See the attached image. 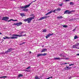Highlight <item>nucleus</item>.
Listing matches in <instances>:
<instances>
[{
    "label": "nucleus",
    "instance_id": "nucleus-15",
    "mask_svg": "<svg viewBox=\"0 0 79 79\" xmlns=\"http://www.w3.org/2000/svg\"><path fill=\"white\" fill-rule=\"evenodd\" d=\"M62 18H63V17L61 16H58L57 17V19H61Z\"/></svg>",
    "mask_w": 79,
    "mask_h": 79
},
{
    "label": "nucleus",
    "instance_id": "nucleus-36",
    "mask_svg": "<svg viewBox=\"0 0 79 79\" xmlns=\"http://www.w3.org/2000/svg\"><path fill=\"white\" fill-rule=\"evenodd\" d=\"M30 68H31V66H29L26 69H30Z\"/></svg>",
    "mask_w": 79,
    "mask_h": 79
},
{
    "label": "nucleus",
    "instance_id": "nucleus-46",
    "mask_svg": "<svg viewBox=\"0 0 79 79\" xmlns=\"http://www.w3.org/2000/svg\"><path fill=\"white\" fill-rule=\"evenodd\" d=\"M77 48L78 49H79V48Z\"/></svg>",
    "mask_w": 79,
    "mask_h": 79
},
{
    "label": "nucleus",
    "instance_id": "nucleus-31",
    "mask_svg": "<svg viewBox=\"0 0 79 79\" xmlns=\"http://www.w3.org/2000/svg\"><path fill=\"white\" fill-rule=\"evenodd\" d=\"M46 31L47 30H44L43 31V32H46Z\"/></svg>",
    "mask_w": 79,
    "mask_h": 79
},
{
    "label": "nucleus",
    "instance_id": "nucleus-16",
    "mask_svg": "<svg viewBox=\"0 0 79 79\" xmlns=\"http://www.w3.org/2000/svg\"><path fill=\"white\" fill-rule=\"evenodd\" d=\"M20 16H22V17H23V16H25L24 13L20 14Z\"/></svg>",
    "mask_w": 79,
    "mask_h": 79
},
{
    "label": "nucleus",
    "instance_id": "nucleus-25",
    "mask_svg": "<svg viewBox=\"0 0 79 79\" xmlns=\"http://www.w3.org/2000/svg\"><path fill=\"white\" fill-rule=\"evenodd\" d=\"M23 11H28V9H26L23 10Z\"/></svg>",
    "mask_w": 79,
    "mask_h": 79
},
{
    "label": "nucleus",
    "instance_id": "nucleus-13",
    "mask_svg": "<svg viewBox=\"0 0 79 79\" xmlns=\"http://www.w3.org/2000/svg\"><path fill=\"white\" fill-rule=\"evenodd\" d=\"M54 58L55 60H61V58L60 57H54Z\"/></svg>",
    "mask_w": 79,
    "mask_h": 79
},
{
    "label": "nucleus",
    "instance_id": "nucleus-22",
    "mask_svg": "<svg viewBox=\"0 0 79 79\" xmlns=\"http://www.w3.org/2000/svg\"><path fill=\"white\" fill-rule=\"evenodd\" d=\"M57 10V11H61V9L60 8H58L57 9H56Z\"/></svg>",
    "mask_w": 79,
    "mask_h": 79
},
{
    "label": "nucleus",
    "instance_id": "nucleus-6",
    "mask_svg": "<svg viewBox=\"0 0 79 79\" xmlns=\"http://www.w3.org/2000/svg\"><path fill=\"white\" fill-rule=\"evenodd\" d=\"M45 55H47V53H44V54H38L37 55V57H39L40 56H45Z\"/></svg>",
    "mask_w": 79,
    "mask_h": 79
},
{
    "label": "nucleus",
    "instance_id": "nucleus-45",
    "mask_svg": "<svg viewBox=\"0 0 79 79\" xmlns=\"http://www.w3.org/2000/svg\"><path fill=\"white\" fill-rule=\"evenodd\" d=\"M71 77H69V79H71Z\"/></svg>",
    "mask_w": 79,
    "mask_h": 79
},
{
    "label": "nucleus",
    "instance_id": "nucleus-27",
    "mask_svg": "<svg viewBox=\"0 0 79 79\" xmlns=\"http://www.w3.org/2000/svg\"><path fill=\"white\" fill-rule=\"evenodd\" d=\"M26 42H23V43H20L19 45H23V44H25Z\"/></svg>",
    "mask_w": 79,
    "mask_h": 79
},
{
    "label": "nucleus",
    "instance_id": "nucleus-48",
    "mask_svg": "<svg viewBox=\"0 0 79 79\" xmlns=\"http://www.w3.org/2000/svg\"><path fill=\"white\" fill-rule=\"evenodd\" d=\"M65 64H67V63H65Z\"/></svg>",
    "mask_w": 79,
    "mask_h": 79
},
{
    "label": "nucleus",
    "instance_id": "nucleus-12",
    "mask_svg": "<svg viewBox=\"0 0 79 79\" xmlns=\"http://www.w3.org/2000/svg\"><path fill=\"white\" fill-rule=\"evenodd\" d=\"M46 51H47V49L46 48H45L42 50V51L41 52V53H42V52H46Z\"/></svg>",
    "mask_w": 79,
    "mask_h": 79
},
{
    "label": "nucleus",
    "instance_id": "nucleus-4",
    "mask_svg": "<svg viewBox=\"0 0 79 79\" xmlns=\"http://www.w3.org/2000/svg\"><path fill=\"white\" fill-rule=\"evenodd\" d=\"M13 50V49L12 48H10L9 49H8L7 51L5 52V53H4L3 52H2L1 53H0V54H4V53H8V52H10L11 51H12V50Z\"/></svg>",
    "mask_w": 79,
    "mask_h": 79
},
{
    "label": "nucleus",
    "instance_id": "nucleus-17",
    "mask_svg": "<svg viewBox=\"0 0 79 79\" xmlns=\"http://www.w3.org/2000/svg\"><path fill=\"white\" fill-rule=\"evenodd\" d=\"M57 10H56V9L54 10V11H52V12H53V13H56V11H57Z\"/></svg>",
    "mask_w": 79,
    "mask_h": 79
},
{
    "label": "nucleus",
    "instance_id": "nucleus-49",
    "mask_svg": "<svg viewBox=\"0 0 79 79\" xmlns=\"http://www.w3.org/2000/svg\"><path fill=\"white\" fill-rule=\"evenodd\" d=\"M0 34H2V33L0 32Z\"/></svg>",
    "mask_w": 79,
    "mask_h": 79
},
{
    "label": "nucleus",
    "instance_id": "nucleus-18",
    "mask_svg": "<svg viewBox=\"0 0 79 79\" xmlns=\"http://www.w3.org/2000/svg\"><path fill=\"white\" fill-rule=\"evenodd\" d=\"M62 26L63 27H65V28L68 27V26L66 25H62Z\"/></svg>",
    "mask_w": 79,
    "mask_h": 79
},
{
    "label": "nucleus",
    "instance_id": "nucleus-40",
    "mask_svg": "<svg viewBox=\"0 0 79 79\" xmlns=\"http://www.w3.org/2000/svg\"><path fill=\"white\" fill-rule=\"evenodd\" d=\"M64 59H65V60H68V59H69V58H66Z\"/></svg>",
    "mask_w": 79,
    "mask_h": 79
},
{
    "label": "nucleus",
    "instance_id": "nucleus-7",
    "mask_svg": "<svg viewBox=\"0 0 79 79\" xmlns=\"http://www.w3.org/2000/svg\"><path fill=\"white\" fill-rule=\"evenodd\" d=\"M49 16H46L45 17H42L40 18L39 19H38V21H40V20H42V19H46L47 18H49Z\"/></svg>",
    "mask_w": 79,
    "mask_h": 79
},
{
    "label": "nucleus",
    "instance_id": "nucleus-10",
    "mask_svg": "<svg viewBox=\"0 0 79 79\" xmlns=\"http://www.w3.org/2000/svg\"><path fill=\"white\" fill-rule=\"evenodd\" d=\"M64 14H68V15H69V14H71L70 12V11L69 10H66L64 12Z\"/></svg>",
    "mask_w": 79,
    "mask_h": 79
},
{
    "label": "nucleus",
    "instance_id": "nucleus-8",
    "mask_svg": "<svg viewBox=\"0 0 79 79\" xmlns=\"http://www.w3.org/2000/svg\"><path fill=\"white\" fill-rule=\"evenodd\" d=\"M8 17H3L2 19V20H4V21H6L7 20H8Z\"/></svg>",
    "mask_w": 79,
    "mask_h": 79
},
{
    "label": "nucleus",
    "instance_id": "nucleus-30",
    "mask_svg": "<svg viewBox=\"0 0 79 79\" xmlns=\"http://www.w3.org/2000/svg\"><path fill=\"white\" fill-rule=\"evenodd\" d=\"M71 0H64L65 1V2H69Z\"/></svg>",
    "mask_w": 79,
    "mask_h": 79
},
{
    "label": "nucleus",
    "instance_id": "nucleus-1",
    "mask_svg": "<svg viewBox=\"0 0 79 79\" xmlns=\"http://www.w3.org/2000/svg\"><path fill=\"white\" fill-rule=\"evenodd\" d=\"M12 37H9L8 36H5V37H3V39H18V36H19V37H21L22 36V35H15L14 34L13 35H12Z\"/></svg>",
    "mask_w": 79,
    "mask_h": 79
},
{
    "label": "nucleus",
    "instance_id": "nucleus-28",
    "mask_svg": "<svg viewBox=\"0 0 79 79\" xmlns=\"http://www.w3.org/2000/svg\"><path fill=\"white\" fill-rule=\"evenodd\" d=\"M70 5H74V3L73 2H70Z\"/></svg>",
    "mask_w": 79,
    "mask_h": 79
},
{
    "label": "nucleus",
    "instance_id": "nucleus-14",
    "mask_svg": "<svg viewBox=\"0 0 79 79\" xmlns=\"http://www.w3.org/2000/svg\"><path fill=\"white\" fill-rule=\"evenodd\" d=\"M52 13V10H51L50 12H48L47 14H45L46 16H47V15H49V14H51V13Z\"/></svg>",
    "mask_w": 79,
    "mask_h": 79
},
{
    "label": "nucleus",
    "instance_id": "nucleus-47",
    "mask_svg": "<svg viewBox=\"0 0 79 79\" xmlns=\"http://www.w3.org/2000/svg\"><path fill=\"white\" fill-rule=\"evenodd\" d=\"M29 53H31V52H30Z\"/></svg>",
    "mask_w": 79,
    "mask_h": 79
},
{
    "label": "nucleus",
    "instance_id": "nucleus-2",
    "mask_svg": "<svg viewBox=\"0 0 79 79\" xmlns=\"http://www.w3.org/2000/svg\"><path fill=\"white\" fill-rule=\"evenodd\" d=\"M34 18H35V17H34V16H33L32 17L29 18L27 19H24L23 21L24 22H27V21L28 23H30L31 22V21H32V19H34Z\"/></svg>",
    "mask_w": 79,
    "mask_h": 79
},
{
    "label": "nucleus",
    "instance_id": "nucleus-11",
    "mask_svg": "<svg viewBox=\"0 0 79 79\" xmlns=\"http://www.w3.org/2000/svg\"><path fill=\"white\" fill-rule=\"evenodd\" d=\"M53 35V34H49L46 36V39H48V37H50V36H51V35Z\"/></svg>",
    "mask_w": 79,
    "mask_h": 79
},
{
    "label": "nucleus",
    "instance_id": "nucleus-9",
    "mask_svg": "<svg viewBox=\"0 0 79 79\" xmlns=\"http://www.w3.org/2000/svg\"><path fill=\"white\" fill-rule=\"evenodd\" d=\"M65 54L64 52H63L60 54L59 55L61 56V57H65V56H64V55H65Z\"/></svg>",
    "mask_w": 79,
    "mask_h": 79
},
{
    "label": "nucleus",
    "instance_id": "nucleus-23",
    "mask_svg": "<svg viewBox=\"0 0 79 79\" xmlns=\"http://www.w3.org/2000/svg\"><path fill=\"white\" fill-rule=\"evenodd\" d=\"M67 68V70H68V69H71V67H69L68 66L66 67Z\"/></svg>",
    "mask_w": 79,
    "mask_h": 79
},
{
    "label": "nucleus",
    "instance_id": "nucleus-51",
    "mask_svg": "<svg viewBox=\"0 0 79 79\" xmlns=\"http://www.w3.org/2000/svg\"><path fill=\"white\" fill-rule=\"evenodd\" d=\"M44 47V46H42V47Z\"/></svg>",
    "mask_w": 79,
    "mask_h": 79
},
{
    "label": "nucleus",
    "instance_id": "nucleus-29",
    "mask_svg": "<svg viewBox=\"0 0 79 79\" xmlns=\"http://www.w3.org/2000/svg\"><path fill=\"white\" fill-rule=\"evenodd\" d=\"M77 28V27H76L73 30V31H75Z\"/></svg>",
    "mask_w": 79,
    "mask_h": 79
},
{
    "label": "nucleus",
    "instance_id": "nucleus-20",
    "mask_svg": "<svg viewBox=\"0 0 79 79\" xmlns=\"http://www.w3.org/2000/svg\"><path fill=\"white\" fill-rule=\"evenodd\" d=\"M23 75L21 74H19L18 75V77H23Z\"/></svg>",
    "mask_w": 79,
    "mask_h": 79
},
{
    "label": "nucleus",
    "instance_id": "nucleus-19",
    "mask_svg": "<svg viewBox=\"0 0 79 79\" xmlns=\"http://www.w3.org/2000/svg\"><path fill=\"white\" fill-rule=\"evenodd\" d=\"M1 77V78H6L7 77V76H4L2 77Z\"/></svg>",
    "mask_w": 79,
    "mask_h": 79
},
{
    "label": "nucleus",
    "instance_id": "nucleus-26",
    "mask_svg": "<svg viewBox=\"0 0 79 79\" xmlns=\"http://www.w3.org/2000/svg\"><path fill=\"white\" fill-rule=\"evenodd\" d=\"M23 33H24V31H21V32L20 33V35H22Z\"/></svg>",
    "mask_w": 79,
    "mask_h": 79
},
{
    "label": "nucleus",
    "instance_id": "nucleus-38",
    "mask_svg": "<svg viewBox=\"0 0 79 79\" xmlns=\"http://www.w3.org/2000/svg\"><path fill=\"white\" fill-rule=\"evenodd\" d=\"M22 35V36H27L26 34L23 35Z\"/></svg>",
    "mask_w": 79,
    "mask_h": 79
},
{
    "label": "nucleus",
    "instance_id": "nucleus-34",
    "mask_svg": "<svg viewBox=\"0 0 79 79\" xmlns=\"http://www.w3.org/2000/svg\"><path fill=\"white\" fill-rule=\"evenodd\" d=\"M75 10H71V11H70V14L71 13H72L73 12H75Z\"/></svg>",
    "mask_w": 79,
    "mask_h": 79
},
{
    "label": "nucleus",
    "instance_id": "nucleus-52",
    "mask_svg": "<svg viewBox=\"0 0 79 79\" xmlns=\"http://www.w3.org/2000/svg\"><path fill=\"white\" fill-rule=\"evenodd\" d=\"M0 78H1V77H0Z\"/></svg>",
    "mask_w": 79,
    "mask_h": 79
},
{
    "label": "nucleus",
    "instance_id": "nucleus-50",
    "mask_svg": "<svg viewBox=\"0 0 79 79\" xmlns=\"http://www.w3.org/2000/svg\"><path fill=\"white\" fill-rule=\"evenodd\" d=\"M78 45H79V43H78Z\"/></svg>",
    "mask_w": 79,
    "mask_h": 79
},
{
    "label": "nucleus",
    "instance_id": "nucleus-3",
    "mask_svg": "<svg viewBox=\"0 0 79 79\" xmlns=\"http://www.w3.org/2000/svg\"><path fill=\"white\" fill-rule=\"evenodd\" d=\"M36 0H35V1H32V2H31V3H30L29 5L25 6H24L21 7V8H22V9H24V8H27L29 7V6H30V5H31V4L32 3V2H36Z\"/></svg>",
    "mask_w": 79,
    "mask_h": 79
},
{
    "label": "nucleus",
    "instance_id": "nucleus-5",
    "mask_svg": "<svg viewBox=\"0 0 79 79\" xmlns=\"http://www.w3.org/2000/svg\"><path fill=\"white\" fill-rule=\"evenodd\" d=\"M22 24H23V23L22 22L14 24V25H15V26H21Z\"/></svg>",
    "mask_w": 79,
    "mask_h": 79
},
{
    "label": "nucleus",
    "instance_id": "nucleus-35",
    "mask_svg": "<svg viewBox=\"0 0 79 79\" xmlns=\"http://www.w3.org/2000/svg\"><path fill=\"white\" fill-rule=\"evenodd\" d=\"M13 19H10V20L8 21V22H10L11 21H13Z\"/></svg>",
    "mask_w": 79,
    "mask_h": 79
},
{
    "label": "nucleus",
    "instance_id": "nucleus-39",
    "mask_svg": "<svg viewBox=\"0 0 79 79\" xmlns=\"http://www.w3.org/2000/svg\"><path fill=\"white\" fill-rule=\"evenodd\" d=\"M73 65H74V64H71L69 65V66H72Z\"/></svg>",
    "mask_w": 79,
    "mask_h": 79
},
{
    "label": "nucleus",
    "instance_id": "nucleus-24",
    "mask_svg": "<svg viewBox=\"0 0 79 79\" xmlns=\"http://www.w3.org/2000/svg\"><path fill=\"white\" fill-rule=\"evenodd\" d=\"M35 79H40V78L39 77H38L37 76H35Z\"/></svg>",
    "mask_w": 79,
    "mask_h": 79
},
{
    "label": "nucleus",
    "instance_id": "nucleus-21",
    "mask_svg": "<svg viewBox=\"0 0 79 79\" xmlns=\"http://www.w3.org/2000/svg\"><path fill=\"white\" fill-rule=\"evenodd\" d=\"M77 48V47H76V45H73V47H72L73 48Z\"/></svg>",
    "mask_w": 79,
    "mask_h": 79
},
{
    "label": "nucleus",
    "instance_id": "nucleus-33",
    "mask_svg": "<svg viewBox=\"0 0 79 79\" xmlns=\"http://www.w3.org/2000/svg\"><path fill=\"white\" fill-rule=\"evenodd\" d=\"M75 46L76 47H78L79 46V44H78V43L77 44H75Z\"/></svg>",
    "mask_w": 79,
    "mask_h": 79
},
{
    "label": "nucleus",
    "instance_id": "nucleus-43",
    "mask_svg": "<svg viewBox=\"0 0 79 79\" xmlns=\"http://www.w3.org/2000/svg\"><path fill=\"white\" fill-rule=\"evenodd\" d=\"M77 56H79V53L77 54Z\"/></svg>",
    "mask_w": 79,
    "mask_h": 79
},
{
    "label": "nucleus",
    "instance_id": "nucleus-41",
    "mask_svg": "<svg viewBox=\"0 0 79 79\" xmlns=\"http://www.w3.org/2000/svg\"><path fill=\"white\" fill-rule=\"evenodd\" d=\"M24 71H27V72H28L29 71L27 70H24Z\"/></svg>",
    "mask_w": 79,
    "mask_h": 79
},
{
    "label": "nucleus",
    "instance_id": "nucleus-37",
    "mask_svg": "<svg viewBox=\"0 0 79 79\" xmlns=\"http://www.w3.org/2000/svg\"><path fill=\"white\" fill-rule=\"evenodd\" d=\"M12 21H17V20H16V19H15V20H13H13H12Z\"/></svg>",
    "mask_w": 79,
    "mask_h": 79
},
{
    "label": "nucleus",
    "instance_id": "nucleus-32",
    "mask_svg": "<svg viewBox=\"0 0 79 79\" xmlns=\"http://www.w3.org/2000/svg\"><path fill=\"white\" fill-rule=\"evenodd\" d=\"M74 39H76L77 38V36H74Z\"/></svg>",
    "mask_w": 79,
    "mask_h": 79
},
{
    "label": "nucleus",
    "instance_id": "nucleus-44",
    "mask_svg": "<svg viewBox=\"0 0 79 79\" xmlns=\"http://www.w3.org/2000/svg\"><path fill=\"white\" fill-rule=\"evenodd\" d=\"M50 77V78H53V77Z\"/></svg>",
    "mask_w": 79,
    "mask_h": 79
},
{
    "label": "nucleus",
    "instance_id": "nucleus-42",
    "mask_svg": "<svg viewBox=\"0 0 79 79\" xmlns=\"http://www.w3.org/2000/svg\"><path fill=\"white\" fill-rule=\"evenodd\" d=\"M59 5H60V6H62V5H63V4H60Z\"/></svg>",
    "mask_w": 79,
    "mask_h": 79
}]
</instances>
